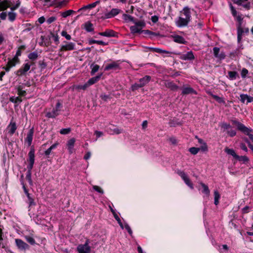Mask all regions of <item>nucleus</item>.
<instances>
[{
	"label": "nucleus",
	"instance_id": "42",
	"mask_svg": "<svg viewBox=\"0 0 253 253\" xmlns=\"http://www.w3.org/2000/svg\"><path fill=\"white\" fill-rule=\"evenodd\" d=\"M13 11H12L11 12H8V19L9 20V21L12 22L13 21L15 20V18H16V13H14V12H12Z\"/></svg>",
	"mask_w": 253,
	"mask_h": 253
},
{
	"label": "nucleus",
	"instance_id": "16",
	"mask_svg": "<svg viewBox=\"0 0 253 253\" xmlns=\"http://www.w3.org/2000/svg\"><path fill=\"white\" fill-rule=\"evenodd\" d=\"M172 38L173 41L175 42L181 44H185L186 42L185 39L181 36L174 35L172 36Z\"/></svg>",
	"mask_w": 253,
	"mask_h": 253
},
{
	"label": "nucleus",
	"instance_id": "35",
	"mask_svg": "<svg viewBox=\"0 0 253 253\" xmlns=\"http://www.w3.org/2000/svg\"><path fill=\"white\" fill-rule=\"evenodd\" d=\"M25 238L26 241L28 242L31 245H34L36 244V241L33 237L30 236H25Z\"/></svg>",
	"mask_w": 253,
	"mask_h": 253
},
{
	"label": "nucleus",
	"instance_id": "44",
	"mask_svg": "<svg viewBox=\"0 0 253 253\" xmlns=\"http://www.w3.org/2000/svg\"><path fill=\"white\" fill-rule=\"evenodd\" d=\"M89 86L88 85L87 83L86 82L84 84H79L76 86V88L77 89H83V90H85Z\"/></svg>",
	"mask_w": 253,
	"mask_h": 253
},
{
	"label": "nucleus",
	"instance_id": "56",
	"mask_svg": "<svg viewBox=\"0 0 253 253\" xmlns=\"http://www.w3.org/2000/svg\"><path fill=\"white\" fill-rule=\"evenodd\" d=\"M15 73L17 76H21L25 75L26 73L25 72V71H24V70L21 67L18 70H17L15 72Z\"/></svg>",
	"mask_w": 253,
	"mask_h": 253
},
{
	"label": "nucleus",
	"instance_id": "64",
	"mask_svg": "<svg viewBox=\"0 0 253 253\" xmlns=\"http://www.w3.org/2000/svg\"><path fill=\"white\" fill-rule=\"evenodd\" d=\"M125 228L127 231L128 233L130 235H131L132 234V231L130 227H129V226L127 223H125Z\"/></svg>",
	"mask_w": 253,
	"mask_h": 253
},
{
	"label": "nucleus",
	"instance_id": "28",
	"mask_svg": "<svg viewBox=\"0 0 253 253\" xmlns=\"http://www.w3.org/2000/svg\"><path fill=\"white\" fill-rule=\"evenodd\" d=\"M210 94L213 99H214L218 103L223 104L225 103V102L222 97H220L218 96L217 95H214L211 93H210Z\"/></svg>",
	"mask_w": 253,
	"mask_h": 253
},
{
	"label": "nucleus",
	"instance_id": "2",
	"mask_svg": "<svg viewBox=\"0 0 253 253\" xmlns=\"http://www.w3.org/2000/svg\"><path fill=\"white\" fill-rule=\"evenodd\" d=\"M62 107V104L59 101H58L56 104L55 107L53 108L51 111L46 113V117L49 118H55L59 115Z\"/></svg>",
	"mask_w": 253,
	"mask_h": 253
},
{
	"label": "nucleus",
	"instance_id": "26",
	"mask_svg": "<svg viewBox=\"0 0 253 253\" xmlns=\"http://www.w3.org/2000/svg\"><path fill=\"white\" fill-rule=\"evenodd\" d=\"M101 76V75H100L99 76H97L96 77H93V78H91V79H90L87 82L88 85L90 86L92 84H93L95 83H96L100 78Z\"/></svg>",
	"mask_w": 253,
	"mask_h": 253
},
{
	"label": "nucleus",
	"instance_id": "57",
	"mask_svg": "<svg viewBox=\"0 0 253 253\" xmlns=\"http://www.w3.org/2000/svg\"><path fill=\"white\" fill-rule=\"evenodd\" d=\"M213 54H214V56L216 57V58H217L219 54V51H220V49L219 47H214L213 48Z\"/></svg>",
	"mask_w": 253,
	"mask_h": 253
},
{
	"label": "nucleus",
	"instance_id": "33",
	"mask_svg": "<svg viewBox=\"0 0 253 253\" xmlns=\"http://www.w3.org/2000/svg\"><path fill=\"white\" fill-rule=\"evenodd\" d=\"M201 185L202 186V187L203 188L202 192L203 193L205 194L206 195L209 196L210 194V190H209L208 186L202 182L201 183Z\"/></svg>",
	"mask_w": 253,
	"mask_h": 253
},
{
	"label": "nucleus",
	"instance_id": "37",
	"mask_svg": "<svg viewBox=\"0 0 253 253\" xmlns=\"http://www.w3.org/2000/svg\"><path fill=\"white\" fill-rule=\"evenodd\" d=\"M38 57V55L37 52H31L28 55V58L33 61L36 60Z\"/></svg>",
	"mask_w": 253,
	"mask_h": 253
},
{
	"label": "nucleus",
	"instance_id": "46",
	"mask_svg": "<svg viewBox=\"0 0 253 253\" xmlns=\"http://www.w3.org/2000/svg\"><path fill=\"white\" fill-rule=\"evenodd\" d=\"M32 172H27L26 175V178L28 181L30 185H33V181L31 178Z\"/></svg>",
	"mask_w": 253,
	"mask_h": 253
},
{
	"label": "nucleus",
	"instance_id": "50",
	"mask_svg": "<svg viewBox=\"0 0 253 253\" xmlns=\"http://www.w3.org/2000/svg\"><path fill=\"white\" fill-rule=\"evenodd\" d=\"M199 151H200V148H196V147H191L189 149V152L193 155L197 154Z\"/></svg>",
	"mask_w": 253,
	"mask_h": 253
},
{
	"label": "nucleus",
	"instance_id": "14",
	"mask_svg": "<svg viewBox=\"0 0 253 253\" xmlns=\"http://www.w3.org/2000/svg\"><path fill=\"white\" fill-rule=\"evenodd\" d=\"M195 56L192 51L187 52L185 54H183L180 56V59L184 60H192L194 59Z\"/></svg>",
	"mask_w": 253,
	"mask_h": 253
},
{
	"label": "nucleus",
	"instance_id": "55",
	"mask_svg": "<svg viewBox=\"0 0 253 253\" xmlns=\"http://www.w3.org/2000/svg\"><path fill=\"white\" fill-rule=\"evenodd\" d=\"M61 34L62 36L64 37L67 40H70L71 39V36L68 34L65 31H62Z\"/></svg>",
	"mask_w": 253,
	"mask_h": 253
},
{
	"label": "nucleus",
	"instance_id": "19",
	"mask_svg": "<svg viewBox=\"0 0 253 253\" xmlns=\"http://www.w3.org/2000/svg\"><path fill=\"white\" fill-rule=\"evenodd\" d=\"M34 134L33 129H31L27 133V137L26 138V141L27 142L28 146H30L32 144L33 140V136Z\"/></svg>",
	"mask_w": 253,
	"mask_h": 253
},
{
	"label": "nucleus",
	"instance_id": "38",
	"mask_svg": "<svg viewBox=\"0 0 253 253\" xmlns=\"http://www.w3.org/2000/svg\"><path fill=\"white\" fill-rule=\"evenodd\" d=\"M111 211L113 213L114 217L117 220L118 223L119 224V225L121 226V227L122 229H124V227L123 224L122 222H121V220L120 218H119V217L118 216V215L116 213H115V212L113 210V209H111Z\"/></svg>",
	"mask_w": 253,
	"mask_h": 253
},
{
	"label": "nucleus",
	"instance_id": "22",
	"mask_svg": "<svg viewBox=\"0 0 253 253\" xmlns=\"http://www.w3.org/2000/svg\"><path fill=\"white\" fill-rule=\"evenodd\" d=\"M119 69H120L119 65L116 62H113L107 65L105 68V70L108 71L111 69L116 70Z\"/></svg>",
	"mask_w": 253,
	"mask_h": 253
},
{
	"label": "nucleus",
	"instance_id": "60",
	"mask_svg": "<svg viewBox=\"0 0 253 253\" xmlns=\"http://www.w3.org/2000/svg\"><path fill=\"white\" fill-rule=\"evenodd\" d=\"M28 200H29V206H32L34 205L35 204L34 201V199L31 197L30 194H28V196H27Z\"/></svg>",
	"mask_w": 253,
	"mask_h": 253
},
{
	"label": "nucleus",
	"instance_id": "3",
	"mask_svg": "<svg viewBox=\"0 0 253 253\" xmlns=\"http://www.w3.org/2000/svg\"><path fill=\"white\" fill-rule=\"evenodd\" d=\"M29 164L27 166L28 170L27 172H32V169L35 162V150L33 147L28 154Z\"/></svg>",
	"mask_w": 253,
	"mask_h": 253
},
{
	"label": "nucleus",
	"instance_id": "9",
	"mask_svg": "<svg viewBox=\"0 0 253 253\" xmlns=\"http://www.w3.org/2000/svg\"><path fill=\"white\" fill-rule=\"evenodd\" d=\"M232 123L237 127L238 129L240 131L244 134H248L249 128L246 127L244 124L236 120H232Z\"/></svg>",
	"mask_w": 253,
	"mask_h": 253
},
{
	"label": "nucleus",
	"instance_id": "23",
	"mask_svg": "<svg viewBox=\"0 0 253 253\" xmlns=\"http://www.w3.org/2000/svg\"><path fill=\"white\" fill-rule=\"evenodd\" d=\"M166 86L173 91H176L179 88V87L173 82H168L166 84Z\"/></svg>",
	"mask_w": 253,
	"mask_h": 253
},
{
	"label": "nucleus",
	"instance_id": "41",
	"mask_svg": "<svg viewBox=\"0 0 253 253\" xmlns=\"http://www.w3.org/2000/svg\"><path fill=\"white\" fill-rule=\"evenodd\" d=\"M123 16L124 19L126 21H131V22H132L133 23L134 22V18L132 16H131V15L124 14Z\"/></svg>",
	"mask_w": 253,
	"mask_h": 253
},
{
	"label": "nucleus",
	"instance_id": "32",
	"mask_svg": "<svg viewBox=\"0 0 253 253\" xmlns=\"http://www.w3.org/2000/svg\"><path fill=\"white\" fill-rule=\"evenodd\" d=\"M220 198V195L217 191H214V203L215 205H217L219 204V199Z\"/></svg>",
	"mask_w": 253,
	"mask_h": 253
},
{
	"label": "nucleus",
	"instance_id": "40",
	"mask_svg": "<svg viewBox=\"0 0 253 253\" xmlns=\"http://www.w3.org/2000/svg\"><path fill=\"white\" fill-rule=\"evenodd\" d=\"M75 11H74V10H67L66 11H64L63 12H62L61 13V16L64 17V18H66L67 17V16H70V15H71L72 13H75Z\"/></svg>",
	"mask_w": 253,
	"mask_h": 253
},
{
	"label": "nucleus",
	"instance_id": "31",
	"mask_svg": "<svg viewBox=\"0 0 253 253\" xmlns=\"http://www.w3.org/2000/svg\"><path fill=\"white\" fill-rule=\"evenodd\" d=\"M130 30L132 34L141 33V31H142V30L135 25L131 26L130 27Z\"/></svg>",
	"mask_w": 253,
	"mask_h": 253
},
{
	"label": "nucleus",
	"instance_id": "12",
	"mask_svg": "<svg viewBox=\"0 0 253 253\" xmlns=\"http://www.w3.org/2000/svg\"><path fill=\"white\" fill-rule=\"evenodd\" d=\"M234 3L238 5H242L246 9L250 8V3L248 2V0H232Z\"/></svg>",
	"mask_w": 253,
	"mask_h": 253
},
{
	"label": "nucleus",
	"instance_id": "18",
	"mask_svg": "<svg viewBox=\"0 0 253 253\" xmlns=\"http://www.w3.org/2000/svg\"><path fill=\"white\" fill-rule=\"evenodd\" d=\"M236 20L238 22V25H237V31H238V33H241V26L243 23V17H242V15H239L236 16Z\"/></svg>",
	"mask_w": 253,
	"mask_h": 253
},
{
	"label": "nucleus",
	"instance_id": "51",
	"mask_svg": "<svg viewBox=\"0 0 253 253\" xmlns=\"http://www.w3.org/2000/svg\"><path fill=\"white\" fill-rule=\"evenodd\" d=\"M71 129L70 128H62L60 130V133L62 134H67L69 133Z\"/></svg>",
	"mask_w": 253,
	"mask_h": 253
},
{
	"label": "nucleus",
	"instance_id": "63",
	"mask_svg": "<svg viewBox=\"0 0 253 253\" xmlns=\"http://www.w3.org/2000/svg\"><path fill=\"white\" fill-rule=\"evenodd\" d=\"M199 148L200 150H201L203 151H206L208 150V147L206 143H203V144H202Z\"/></svg>",
	"mask_w": 253,
	"mask_h": 253
},
{
	"label": "nucleus",
	"instance_id": "1",
	"mask_svg": "<svg viewBox=\"0 0 253 253\" xmlns=\"http://www.w3.org/2000/svg\"><path fill=\"white\" fill-rule=\"evenodd\" d=\"M182 14L184 17L180 16L176 21V25L179 27L187 26L190 21L191 13L190 9L188 7L183 8Z\"/></svg>",
	"mask_w": 253,
	"mask_h": 253
},
{
	"label": "nucleus",
	"instance_id": "4",
	"mask_svg": "<svg viewBox=\"0 0 253 253\" xmlns=\"http://www.w3.org/2000/svg\"><path fill=\"white\" fill-rule=\"evenodd\" d=\"M89 240H86L84 244L79 245L77 248V250L79 253H90L91 249L89 246Z\"/></svg>",
	"mask_w": 253,
	"mask_h": 253
},
{
	"label": "nucleus",
	"instance_id": "15",
	"mask_svg": "<svg viewBox=\"0 0 253 253\" xmlns=\"http://www.w3.org/2000/svg\"><path fill=\"white\" fill-rule=\"evenodd\" d=\"M247 100V103L253 102V97L248 95L247 94H242L240 95V101L242 103H245Z\"/></svg>",
	"mask_w": 253,
	"mask_h": 253
},
{
	"label": "nucleus",
	"instance_id": "61",
	"mask_svg": "<svg viewBox=\"0 0 253 253\" xmlns=\"http://www.w3.org/2000/svg\"><path fill=\"white\" fill-rule=\"evenodd\" d=\"M56 20V17H55V16H51V17H49V18H48L47 19L46 22L48 24H50L53 23V22H54Z\"/></svg>",
	"mask_w": 253,
	"mask_h": 253
},
{
	"label": "nucleus",
	"instance_id": "53",
	"mask_svg": "<svg viewBox=\"0 0 253 253\" xmlns=\"http://www.w3.org/2000/svg\"><path fill=\"white\" fill-rule=\"evenodd\" d=\"M17 91H18V94L20 96H24L26 94V91L22 89L21 86H18Z\"/></svg>",
	"mask_w": 253,
	"mask_h": 253
},
{
	"label": "nucleus",
	"instance_id": "27",
	"mask_svg": "<svg viewBox=\"0 0 253 253\" xmlns=\"http://www.w3.org/2000/svg\"><path fill=\"white\" fill-rule=\"evenodd\" d=\"M10 7V4L7 1L0 2V11L4 10Z\"/></svg>",
	"mask_w": 253,
	"mask_h": 253
},
{
	"label": "nucleus",
	"instance_id": "10",
	"mask_svg": "<svg viewBox=\"0 0 253 253\" xmlns=\"http://www.w3.org/2000/svg\"><path fill=\"white\" fill-rule=\"evenodd\" d=\"M15 243L17 247L20 250L25 251L26 250H29L30 248V246L26 243L22 241L21 239H15Z\"/></svg>",
	"mask_w": 253,
	"mask_h": 253
},
{
	"label": "nucleus",
	"instance_id": "34",
	"mask_svg": "<svg viewBox=\"0 0 253 253\" xmlns=\"http://www.w3.org/2000/svg\"><path fill=\"white\" fill-rule=\"evenodd\" d=\"M133 23L135 24V26H137L138 27L140 28L141 30L146 25L144 21H143L142 20H140V21H137V22L134 20V22H133Z\"/></svg>",
	"mask_w": 253,
	"mask_h": 253
},
{
	"label": "nucleus",
	"instance_id": "6",
	"mask_svg": "<svg viewBox=\"0 0 253 253\" xmlns=\"http://www.w3.org/2000/svg\"><path fill=\"white\" fill-rule=\"evenodd\" d=\"M177 173L181 177V178L184 180V182L187 186H188L192 189L194 188L193 184L191 182L187 174L184 171L180 170H178L177 171Z\"/></svg>",
	"mask_w": 253,
	"mask_h": 253
},
{
	"label": "nucleus",
	"instance_id": "30",
	"mask_svg": "<svg viewBox=\"0 0 253 253\" xmlns=\"http://www.w3.org/2000/svg\"><path fill=\"white\" fill-rule=\"evenodd\" d=\"M88 43L90 44H93V43H97L98 44L103 45H106L108 44L107 42H105L102 41H97L94 40H90L88 41Z\"/></svg>",
	"mask_w": 253,
	"mask_h": 253
},
{
	"label": "nucleus",
	"instance_id": "45",
	"mask_svg": "<svg viewBox=\"0 0 253 253\" xmlns=\"http://www.w3.org/2000/svg\"><path fill=\"white\" fill-rule=\"evenodd\" d=\"M236 159L239 161H242L244 162H246L249 161L248 158L245 156H239V155H238V157H237Z\"/></svg>",
	"mask_w": 253,
	"mask_h": 253
},
{
	"label": "nucleus",
	"instance_id": "13",
	"mask_svg": "<svg viewBox=\"0 0 253 253\" xmlns=\"http://www.w3.org/2000/svg\"><path fill=\"white\" fill-rule=\"evenodd\" d=\"M98 34L102 36L106 37H116V33L111 29H107L105 32H100Z\"/></svg>",
	"mask_w": 253,
	"mask_h": 253
},
{
	"label": "nucleus",
	"instance_id": "17",
	"mask_svg": "<svg viewBox=\"0 0 253 253\" xmlns=\"http://www.w3.org/2000/svg\"><path fill=\"white\" fill-rule=\"evenodd\" d=\"M241 33H238V31H237V40L239 42L241 41L243 34H248L249 33V29L248 28H243L241 26Z\"/></svg>",
	"mask_w": 253,
	"mask_h": 253
},
{
	"label": "nucleus",
	"instance_id": "47",
	"mask_svg": "<svg viewBox=\"0 0 253 253\" xmlns=\"http://www.w3.org/2000/svg\"><path fill=\"white\" fill-rule=\"evenodd\" d=\"M221 127L224 130H228L231 128V126L230 124L225 123H223L221 125Z\"/></svg>",
	"mask_w": 253,
	"mask_h": 253
},
{
	"label": "nucleus",
	"instance_id": "25",
	"mask_svg": "<svg viewBox=\"0 0 253 253\" xmlns=\"http://www.w3.org/2000/svg\"><path fill=\"white\" fill-rule=\"evenodd\" d=\"M224 151L227 154L231 155L235 159H236V158L238 157V155L236 154L235 151L233 149H230L228 147H226Z\"/></svg>",
	"mask_w": 253,
	"mask_h": 253
},
{
	"label": "nucleus",
	"instance_id": "54",
	"mask_svg": "<svg viewBox=\"0 0 253 253\" xmlns=\"http://www.w3.org/2000/svg\"><path fill=\"white\" fill-rule=\"evenodd\" d=\"M30 67L31 64H30L29 63H27L24 64L22 67V68L24 70V71H25V72L26 73L30 70Z\"/></svg>",
	"mask_w": 253,
	"mask_h": 253
},
{
	"label": "nucleus",
	"instance_id": "24",
	"mask_svg": "<svg viewBox=\"0 0 253 253\" xmlns=\"http://www.w3.org/2000/svg\"><path fill=\"white\" fill-rule=\"evenodd\" d=\"M9 128V133L10 134H13L15 132L17 128V126L16 125L15 123L14 122H10V124L8 126Z\"/></svg>",
	"mask_w": 253,
	"mask_h": 253
},
{
	"label": "nucleus",
	"instance_id": "36",
	"mask_svg": "<svg viewBox=\"0 0 253 253\" xmlns=\"http://www.w3.org/2000/svg\"><path fill=\"white\" fill-rule=\"evenodd\" d=\"M141 33H144V34L149 35L151 36H157L159 35V33H155L148 30H142L141 31Z\"/></svg>",
	"mask_w": 253,
	"mask_h": 253
},
{
	"label": "nucleus",
	"instance_id": "52",
	"mask_svg": "<svg viewBox=\"0 0 253 253\" xmlns=\"http://www.w3.org/2000/svg\"><path fill=\"white\" fill-rule=\"evenodd\" d=\"M100 97L101 98L105 101H108V100H110L111 98V96L110 95H107V94H102L100 95Z\"/></svg>",
	"mask_w": 253,
	"mask_h": 253
},
{
	"label": "nucleus",
	"instance_id": "8",
	"mask_svg": "<svg viewBox=\"0 0 253 253\" xmlns=\"http://www.w3.org/2000/svg\"><path fill=\"white\" fill-rule=\"evenodd\" d=\"M121 10L118 8H113L108 12L104 13V16L102 17L103 19H109L115 16L121 12Z\"/></svg>",
	"mask_w": 253,
	"mask_h": 253
},
{
	"label": "nucleus",
	"instance_id": "48",
	"mask_svg": "<svg viewBox=\"0 0 253 253\" xmlns=\"http://www.w3.org/2000/svg\"><path fill=\"white\" fill-rule=\"evenodd\" d=\"M249 73L248 70L246 68H243L241 73V75L242 78L245 79L247 77V75Z\"/></svg>",
	"mask_w": 253,
	"mask_h": 253
},
{
	"label": "nucleus",
	"instance_id": "39",
	"mask_svg": "<svg viewBox=\"0 0 253 253\" xmlns=\"http://www.w3.org/2000/svg\"><path fill=\"white\" fill-rule=\"evenodd\" d=\"M91 68V75H94L99 69V66L97 64H92L90 66Z\"/></svg>",
	"mask_w": 253,
	"mask_h": 253
},
{
	"label": "nucleus",
	"instance_id": "5",
	"mask_svg": "<svg viewBox=\"0 0 253 253\" xmlns=\"http://www.w3.org/2000/svg\"><path fill=\"white\" fill-rule=\"evenodd\" d=\"M75 43L64 41L63 44L61 45L59 49V52L64 51L73 50L75 49Z\"/></svg>",
	"mask_w": 253,
	"mask_h": 253
},
{
	"label": "nucleus",
	"instance_id": "58",
	"mask_svg": "<svg viewBox=\"0 0 253 253\" xmlns=\"http://www.w3.org/2000/svg\"><path fill=\"white\" fill-rule=\"evenodd\" d=\"M227 133L230 137H233L236 134V131L235 130L232 129L228 130L227 131Z\"/></svg>",
	"mask_w": 253,
	"mask_h": 253
},
{
	"label": "nucleus",
	"instance_id": "49",
	"mask_svg": "<svg viewBox=\"0 0 253 253\" xmlns=\"http://www.w3.org/2000/svg\"><path fill=\"white\" fill-rule=\"evenodd\" d=\"M75 141L76 140L74 138H72L69 140L67 142L68 147H74Z\"/></svg>",
	"mask_w": 253,
	"mask_h": 253
},
{
	"label": "nucleus",
	"instance_id": "62",
	"mask_svg": "<svg viewBox=\"0 0 253 253\" xmlns=\"http://www.w3.org/2000/svg\"><path fill=\"white\" fill-rule=\"evenodd\" d=\"M141 87L142 86H140V84H139V83L135 84H133L131 86L132 89L133 90H137V89Z\"/></svg>",
	"mask_w": 253,
	"mask_h": 253
},
{
	"label": "nucleus",
	"instance_id": "43",
	"mask_svg": "<svg viewBox=\"0 0 253 253\" xmlns=\"http://www.w3.org/2000/svg\"><path fill=\"white\" fill-rule=\"evenodd\" d=\"M10 101L14 103H19L22 102V99L19 97H11Z\"/></svg>",
	"mask_w": 253,
	"mask_h": 253
},
{
	"label": "nucleus",
	"instance_id": "20",
	"mask_svg": "<svg viewBox=\"0 0 253 253\" xmlns=\"http://www.w3.org/2000/svg\"><path fill=\"white\" fill-rule=\"evenodd\" d=\"M84 28L87 32H91L93 31L94 27L93 24L90 22L87 21L85 22L84 25Z\"/></svg>",
	"mask_w": 253,
	"mask_h": 253
},
{
	"label": "nucleus",
	"instance_id": "7",
	"mask_svg": "<svg viewBox=\"0 0 253 253\" xmlns=\"http://www.w3.org/2000/svg\"><path fill=\"white\" fill-rule=\"evenodd\" d=\"M106 129L107 132L110 134H119L123 132L122 129H120L113 125L107 126Z\"/></svg>",
	"mask_w": 253,
	"mask_h": 253
},
{
	"label": "nucleus",
	"instance_id": "59",
	"mask_svg": "<svg viewBox=\"0 0 253 253\" xmlns=\"http://www.w3.org/2000/svg\"><path fill=\"white\" fill-rule=\"evenodd\" d=\"M93 189L97 191V192L99 193H101V194H103V190L99 186H96V185H94L93 186Z\"/></svg>",
	"mask_w": 253,
	"mask_h": 253
},
{
	"label": "nucleus",
	"instance_id": "21",
	"mask_svg": "<svg viewBox=\"0 0 253 253\" xmlns=\"http://www.w3.org/2000/svg\"><path fill=\"white\" fill-rule=\"evenodd\" d=\"M151 78V77L149 76H145L144 77L140 79L139 81L140 86H144L147 84L150 81Z\"/></svg>",
	"mask_w": 253,
	"mask_h": 253
},
{
	"label": "nucleus",
	"instance_id": "11",
	"mask_svg": "<svg viewBox=\"0 0 253 253\" xmlns=\"http://www.w3.org/2000/svg\"><path fill=\"white\" fill-rule=\"evenodd\" d=\"M182 95H188V94H197V91L194 90L192 87L189 86L184 85L182 88Z\"/></svg>",
	"mask_w": 253,
	"mask_h": 253
},
{
	"label": "nucleus",
	"instance_id": "29",
	"mask_svg": "<svg viewBox=\"0 0 253 253\" xmlns=\"http://www.w3.org/2000/svg\"><path fill=\"white\" fill-rule=\"evenodd\" d=\"M229 78L230 80H235L238 77V74L236 71H229L228 72Z\"/></svg>",
	"mask_w": 253,
	"mask_h": 253
}]
</instances>
